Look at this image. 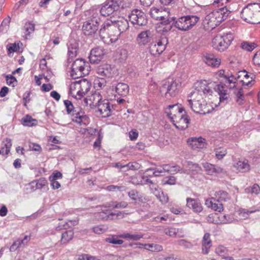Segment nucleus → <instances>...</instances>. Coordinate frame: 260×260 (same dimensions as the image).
I'll return each mask as SVG.
<instances>
[{"label":"nucleus","mask_w":260,"mask_h":260,"mask_svg":"<svg viewBox=\"0 0 260 260\" xmlns=\"http://www.w3.org/2000/svg\"><path fill=\"white\" fill-rule=\"evenodd\" d=\"M219 95H212L213 91L206 80L198 83L196 89L191 93L188 105L195 113L206 114L212 112L219 106L220 103L227 101L229 94L222 84H218L214 87Z\"/></svg>","instance_id":"1"},{"label":"nucleus","mask_w":260,"mask_h":260,"mask_svg":"<svg viewBox=\"0 0 260 260\" xmlns=\"http://www.w3.org/2000/svg\"><path fill=\"white\" fill-rule=\"evenodd\" d=\"M230 13V11L228 9L227 5L213 11L207 14L203 20L204 28L207 30L213 29L225 20Z\"/></svg>","instance_id":"2"},{"label":"nucleus","mask_w":260,"mask_h":260,"mask_svg":"<svg viewBox=\"0 0 260 260\" xmlns=\"http://www.w3.org/2000/svg\"><path fill=\"white\" fill-rule=\"evenodd\" d=\"M99 35L101 39L107 44H110L116 42L120 36V32L116 29V25L112 22L105 21L99 30Z\"/></svg>","instance_id":"3"},{"label":"nucleus","mask_w":260,"mask_h":260,"mask_svg":"<svg viewBox=\"0 0 260 260\" xmlns=\"http://www.w3.org/2000/svg\"><path fill=\"white\" fill-rule=\"evenodd\" d=\"M241 17L250 23H260V3L248 4L242 10Z\"/></svg>","instance_id":"4"},{"label":"nucleus","mask_w":260,"mask_h":260,"mask_svg":"<svg viewBox=\"0 0 260 260\" xmlns=\"http://www.w3.org/2000/svg\"><path fill=\"white\" fill-rule=\"evenodd\" d=\"M64 104L67 112L69 114L73 112V113L72 114V120L74 122H76L80 125H86L89 123V118L85 114L84 111L82 110H80L78 112H76V110L74 111L73 104L69 100L64 101Z\"/></svg>","instance_id":"5"},{"label":"nucleus","mask_w":260,"mask_h":260,"mask_svg":"<svg viewBox=\"0 0 260 260\" xmlns=\"http://www.w3.org/2000/svg\"><path fill=\"white\" fill-rule=\"evenodd\" d=\"M233 39L234 37L231 33L217 35L212 40V46L216 50L223 52L228 48Z\"/></svg>","instance_id":"6"},{"label":"nucleus","mask_w":260,"mask_h":260,"mask_svg":"<svg viewBox=\"0 0 260 260\" xmlns=\"http://www.w3.org/2000/svg\"><path fill=\"white\" fill-rule=\"evenodd\" d=\"M89 66L88 62L82 59H77L73 63L71 76L76 79L88 74Z\"/></svg>","instance_id":"7"},{"label":"nucleus","mask_w":260,"mask_h":260,"mask_svg":"<svg viewBox=\"0 0 260 260\" xmlns=\"http://www.w3.org/2000/svg\"><path fill=\"white\" fill-rule=\"evenodd\" d=\"M199 20L196 16H186L179 18L175 22V26L181 30H187L191 28Z\"/></svg>","instance_id":"8"},{"label":"nucleus","mask_w":260,"mask_h":260,"mask_svg":"<svg viewBox=\"0 0 260 260\" xmlns=\"http://www.w3.org/2000/svg\"><path fill=\"white\" fill-rule=\"evenodd\" d=\"M96 73L99 75L105 78H113L118 75L117 68L108 63L102 64L98 66Z\"/></svg>","instance_id":"9"},{"label":"nucleus","mask_w":260,"mask_h":260,"mask_svg":"<svg viewBox=\"0 0 260 260\" xmlns=\"http://www.w3.org/2000/svg\"><path fill=\"white\" fill-rule=\"evenodd\" d=\"M163 12L162 9H159L155 7H152L150 11V14L152 17L156 20L161 21L160 24L162 25L169 24L172 20H174V17L169 16V12H167V15H161Z\"/></svg>","instance_id":"10"},{"label":"nucleus","mask_w":260,"mask_h":260,"mask_svg":"<svg viewBox=\"0 0 260 260\" xmlns=\"http://www.w3.org/2000/svg\"><path fill=\"white\" fill-rule=\"evenodd\" d=\"M99 22L96 19H91L84 22L82 30L87 36L94 35L99 28Z\"/></svg>","instance_id":"11"},{"label":"nucleus","mask_w":260,"mask_h":260,"mask_svg":"<svg viewBox=\"0 0 260 260\" xmlns=\"http://www.w3.org/2000/svg\"><path fill=\"white\" fill-rule=\"evenodd\" d=\"M129 19L133 24L139 25H145L147 22V19L144 13L138 9L132 11L129 15Z\"/></svg>","instance_id":"12"},{"label":"nucleus","mask_w":260,"mask_h":260,"mask_svg":"<svg viewBox=\"0 0 260 260\" xmlns=\"http://www.w3.org/2000/svg\"><path fill=\"white\" fill-rule=\"evenodd\" d=\"M166 113L173 122L175 120L178 119L185 113V110L178 104L170 105L166 109Z\"/></svg>","instance_id":"13"},{"label":"nucleus","mask_w":260,"mask_h":260,"mask_svg":"<svg viewBox=\"0 0 260 260\" xmlns=\"http://www.w3.org/2000/svg\"><path fill=\"white\" fill-rule=\"evenodd\" d=\"M202 59L207 66L214 69L218 68L221 63V58L217 57L211 53H204L202 56Z\"/></svg>","instance_id":"14"},{"label":"nucleus","mask_w":260,"mask_h":260,"mask_svg":"<svg viewBox=\"0 0 260 260\" xmlns=\"http://www.w3.org/2000/svg\"><path fill=\"white\" fill-rule=\"evenodd\" d=\"M166 46L165 39L160 38L156 41L151 43L149 47V52L153 56H159L166 49Z\"/></svg>","instance_id":"15"},{"label":"nucleus","mask_w":260,"mask_h":260,"mask_svg":"<svg viewBox=\"0 0 260 260\" xmlns=\"http://www.w3.org/2000/svg\"><path fill=\"white\" fill-rule=\"evenodd\" d=\"M106 54V51L102 46H98L93 48L89 57L91 63H98L100 62Z\"/></svg>","instance_id":"16"},{"label":"nucleus","mask_w":260,"mask_h":260,"mask_svg":"<svg viewBox=\"0 0 260 260\" xmlns=\"http://www.w3.org/2000/svg\"><path fill=\"white\" fill-rule=\"evenodd\" d=\"M103 100L102 96L99 92L94 93L86 96L84 100L86 106H89L91 108L96 107Z\"/></svg>","instance_id":"17"},{"label":"nucleus","mask_w":260,"mask_h":260,"mask_svg":"<svg viewBox=\"0 0 260 260\" xmlns=\"http://www.w3.org/2000/svg\"><path fill=\"white\" fill-rule=\"evenodd\" d=\"M96 107H98V112L102 117H108L111 115V108L110 102L108 100H102Z\"/></svg>","instance_id":"18"},{"label":"nucleus","mask_w":260,"mask_h":260,"mask_svg":"<svg viewBox=\"0 0 260 260\" xmlns=\"http://www.w3.org/2000/svg\"><path fill=\"white\" fill-rule=\"evenodd\" d=\"M187 143L192 149L194 150L206 148L207 145L206 140L201 137L190 138L188 139Z\"/></svg>","instance_id":"19"},{"label":"nucleus","mask_w":260,"mask_h":260,"mask_svg":"<svg viewBox=\"0 0 260 260\" xmlns=\"http://www.w3.org/2000/svg\"><path fill=\"white\" fill-rule=\"evenodd\" d=\"M152 37V34L150 30L142 31L138 34L137 42L139 46H144L150 42Z\"/></svg>","instance_id":"20"},{"label":"nucleus","mask_w":260,"mask_h":260,"mask_svg":"<svg viewBox=\"0 0 260 260\" xmlns=\"http://www.w3.org/2000/svg\"><path fill=\"white\" fill-rule=\"evenodd\" d=\"M205 204L208 208H210L215 211L221 212L223 211L224 207L223 204L221 202H218L214 197L206 199Z\"/></svg>","instance_id":"21"},{"label":"nucleus","mask_w":260,"mask_h":260,"mask_svg":"<svg viewBox=\"0 0 260 260\" xmlns=\"http://www.w3.org/2000/svg\"><path fill=\"white\" fill-rule=\"evenodd\" d=\"M112 24L116 25V29L121 33L126 31L129 28L127 20L123 17H119L117 20L110 21Z\"/></svg>","instance_id":"22"},{"label":"nucleus","mask_w":260,"mask_h":260,"mask_svg":"<svg viewBox=\"0 0 260 260\" xmlns=\"http://www.w3.org/2000/svg\"><path fill=\"white\" fill-rule=\"evenodd\" d=\"M233 167L239 172L245 173L250 169V166L248 160L246 159H241L235 161L233 164Z\"/></svg>","instance_id":"23"},{"label":"nucleus","mask_w":260,"mask_h":260,"mask_svg":"<svg viewBox=\"0 0 260 260\" xmlns=\"http://www.w3.org/2000/svg\"><path fill=\"white\" fill-rule=\"evenodd\" d=\"M187 206L194 212L200 213L203 210V206L199 199L188 198L186 199Z\"/></svg>","instance_id":"24"},{"label":"nucleus","mask_w":260,"mask_h":260,"mask_svg":"<svg viewBox=\"0 0 260 260\" xmlns=\"http://www.w3.org/2000/svg\"><path fill=\"white\" fill-rule=\"evenodd\" d=\"M117 11L110 0L106 1L100 9V13L103 16H109Z\"/></svg>","instance_id":"25"},{"label":"nucleus","mask_w":260,"mask_h":260,"mask_svg":"<svg viewBox=\"0 0 260 260\" xmlns=\"http://www.w3.org/2000/svg\"><path fill=\"white\" fill-rule=\"evenodd\" d=\"M189 121L190 119L185 113L182 115V116L175 120L173 123L177 128L183 130L188 127Z\"/></svg>","instance_id":"26"},{"label":"nucleus","mask_w":260,"mask_h":260,"mask_svg":"<svg viewBox=\"0 0 260 260\" xmlns=\"http://www.w3.org/2000/svg\"><path fill=\"white\" fill-rule=\"evenodd\" d=\"M205 171L208 175H216L223 172V169L219 167L215 166L208 162H205L203 165Z\"/></svg>","instance_id":"27"},{"label":"nucleus","mask_w":260,"mask_h":260,"mask_svg":"<svg viewBox=\"0 0 260 260\" xmlns=\"http://www.w3.org/2000/svg\"><path fill=\"white\" fill-rule=\"evenodd\" d=\"M30 237L31 235L29 236L26 235L24 236L23 239L20 240L19 239L14 241L9 248L10 251L14 252L22 245L27 244L30 240Z\"/></svg>","instance_id":"28"},{"label":"nucleus","mask_w":260,"mask_h":260,"mask_svg":"<svg viewBox=\"0 0 260 260\" xmlns=\"http://www.w3.org/2000/svg\"><path fill=\"white\" fill-rule=\"evenodd\" d=\"M79 81L72 83L70 86V93L76 99L82 98L81 91Z\"/></svg>","instance_id":"29"},{"label":"nucleus","mask_w":260,"mask_h":260,"mask_svg":"<svg viewBox=\"0 0 260 260\" xmlns=\"http://www.w3.org/2000/svg\"><path fill=\"white\" fill-rule=\"evenodd\" d=\"M202 252L204 254H208L209 250L212 246V241L210 238V234L209 233H205L203 236L202 242Z\"/></svg>","instance_id":"30"},{"label":"nucleus","mask_w":260,"mask_h":260,"mask_svg":"<svg viewBox=\"0 0 260 260\" xmlns=\"http://www.w3.org/2000/svg\"><path fill=\"white\" fill-rule=\"evenodd\" d=\"M165 233L170 237H183L184 235L182 229L175 228H168L165 229Z\"/></svg>","instance_id":"31"},{"label":"nucleus","mask_w":260,"mask_h":260,"mask_svg":"<svg viewBox=\"0 0 260 260\" xmlns=\"http://www.w3.org/2000/svg\"><path fill=\"white\" fill-rule=\"evenodd\" d=\"M115 91L119 95L126 96L129 92V86L127 84L118 83L115 87Z\"/></svg>","instance_id":"32"},{"label":"nucleus","mask_w":260,"mask_h":260,"mask_svg":"<svg viewBox=\"0 0 260 260\" xmlns=\"http://www.w3.org/2000/svg\"><path fill=\"white\" fill-rule=\"evenodd\" d=\"M235 99L239 105H242L245 102V96L242 88H236L234 91Z\"/></svg>","instance_id":"33"},{"label":"nucleus","mask_w":260,"mask_h":260,"mask_svg":"<svg viewBox=\"0 0 260 260\" xmlns=\"http://www.w3.org/2000/svg\"><path fill=\"white\" fill-rule=\"evenodd\" d=\"M81 91L82 98H83L90 89L91 83L87 79H84L79 81Z\"/></svg>","instance_id":"34"},{"label":"nucleus","mask_w":260,"mask_h":260,"mask_svg":"<svg viewBox=\"0 0 260 260\" xmlns=\"http://www.w3.org/2000/svg\"><path fill=\"white\" fill-rule=\"evenodd\" d=\"M163 169L166 172L175 174L182 171L181 167L177 165L166 164L163 166Z\"/></svg>","instance_id":"35"},{"label":"nucleus","mask_w":260,"mask_h":260,"mask_svg":"<svg viewBox=\"0 0 260 260\" xmlns=\"http://www.w3.org/2000/svg\"><path fill=\"white\" fill-rule=\"evenodd\" d=\"M214 198H215L218 202H226L231 198L229 194L226 191L223 190L216 191Z\"/></svg>","instance_id":"36"},{"label":"nucleus","mask_w":260,"mask_h":260,"mask_svg":"<svg viewBox=\"0 0 260 260\" xmlns=\"http://www.w3.org/2000/svg\"><path fill=\"white\" fill-rule=\"evenodd\" d=\"M12 140L9 138H6L3 140L1 145V150L3 154L7 155L10 152L12 147Z\"/></svg>","instance_id":"37"},{"label":"nucleus","mask_w":260,"mask_h":260,"mask_svg":"<svg viewBox=\"0 0 260 260\" xmlns=\"http://www.w3.org/2000/svg\"><path fill=\"white\" fill-rule=\"evenodd\" d=\"M37 119H34L29 115H26L21 119V123L26 126H33L37 124Z\"/></svg>","instance_id":"38"},{"label":"nucleus","mask_w":260,"mask_h":260,"mask_svg":"<svg viewBox=\"0 0 260 260\" xmlns=\"http://www.w3.org/2000/svg\"><path fill=\"white\" fill-rule=\"evenodd\" d=\"M155 197L159 200L162 204H166L169 201V197L167 194L161 190L155 188V190L153 192Z\"/></svg>","instance_id":"39"},{"label":"nucleus","mask_w":260,"mask_h":260,"mask_svg":"<svg viewBox=\"0 0 260 260\" xmlns=\"http://www.w3.org/2000/svg\"><path fill=\"white\" fill-rule=\"evenodd\" d=\"M113 4L114 8L116 11H118L119 8H126L129 5L128 0H110Z\"/></svg>","instance_id":"40"},{"label":"nucleus","mask_w":260,"mask_h":260,"mask_svg":"<svg viewBox=\"0 0 260 260\" xmlns=\"http://www.w3.org/2000/svg\"><path fill=\"white\" fill-rule=\"evenodd\" d=\"M127 203L126 202L122 201L120 202L116 201H111L106 204V207L111 208L112 209L116 208H125L127 206Z\"/></svg>","instance_id":"41"},{"label":"nucleus","mask_w":260,"mask_h":260,"mask_svg":"<svg viewBox=\"0 0 260 260\" xmlns=\"http://www.w3.org/2000/svg\"><path fill=\"white\" fill-rule=\"evenodd\" d=\"M107 84V81L104 78L96 77L93 82L94 88L96 90L103 89Z\"/></svg>","instance_id":"42"},{"label":"nucleus","mask_w":260,"mask_h":260,"mask_svg":"<svg viewBox=\"0 0 260 260\" xmlns=\"http://www.w3.org/2000/svg\"><path fill=\"white\" fill-rule=\"evenodd\" d=\"M73 237L74 232L73 230L67 231L62 234L60 242L62 244H66L70 241Z\"/></svg>","instance_id":"43"},{"label":"nucleus","mask_w":260,"mask_h":260,"mask_svg":"<svg viewBox=\"0 0 260 260\" xmlns=\"http://www.w3.org/2000/svg\"><path fill=\"white\" fill-rule=\"evenodd\" d=\"M258 210H247L244 208H240L237 211V213L240 218L245 219H247L249 215L251 213H253Z\"/></svg>","instance_id":"44"},{"label":"nucleus","mask_w":260,"mask_h":260,"mask_svg":"<svg viewBox=\"0 0 260 260\" xmlns=\"http://www.w3.org/2000/svg\"><path fill=\"white\" fill-rule=\"evenodd\" d=\"M78 50V45L76 43L70 44L68 47V55L69 58L72 59L75 58L77 54Z\"/></svg>","instance_id":"45"},{"label":"nucleus","mask_w":260,"mask_h":260,"mask_svg":"<svg viewBox=\"0 0 260 260\" xmlns=\"http://www.w3.org/2000/svg\"><path fill=\"white\" fill-rule=\"evenodd\" d=\"M119 237L128 239L132 240H139L143 237L142 234H131L129 233H124L118 236Z\"/></svg>","instance_id":"46"},{"label":"nucleus","mask_w":260,"mask_h":260,"mask_svg":"<svg viewBox=\"0 0 260 260\" xmlns=\"http://www.w3.org/2000/svg\"><path fill=\"white\" fill-rule=\"evenodd\" d=\"M144 247L145 249L152 252H159L163 249L161 245L155 244H144Z\"/></svg>","instance_id":"47"},{"label":"nucleus","mask_w":260,"mask_h":260,"mask_svg":"<svg viewBox=\"0 0 260 260\" xmlns=\"http://www.w3.org/2000/svg\"><path fill=\"white\" fill-rule=\"evenodd\" d=\"M215 156L218 159H222L227 154L226 148L223 147L216 148L214 150Z\"/></svg>","instance_id":"48"},{"label":"nucleus","mask_w":260,"mask_h":260,"mask_svg":"<svg viewBox=\"0 0 260 260\" xmlns=\"http://www.w3.org/2000/svg\"><path fill=\"white\" fill-rule=\"evenodd\" d=\"M177 84L172 81L167 87L166 95L169 94L170 96H174L177 93Z\"/></svg>","instance_id":"49"},{"label":"nucleus","mask_w":260,"mask_h":260,"mask_svg":"<svg viewBox=\"0 0 260 260\" xmlns=\"http://www.w3.org/2000/svg\"><path fill=\"white\" fill-rule=\"evenodd\" d=\"M241 47L244 50L251 51L257 47V45L255 43L244 42L241 43Z\"/></svg>","instance_id":"50"},{"label":"nucleus","mask_w":260,"mask_h":260,"mask_svg":"<svg viewBox=\"0 0 260 260\" xmlns=\"http://www.w3.org/2000/svg\"><path fill=\"white\" fill-rule=\"evenodd\" d=\"M6 80L7 85L13 87L16 86L17 84V80L12 75H7L6 76Z\"/></svg>","instance_id":"51"},{"label":"nucleus","mask_w":260,"mask_h":260,"mask_svg":"<svg viewBox=\"0 0 260 260\" xmlns=\"http://www.w3.org/2000/svg\"><path fill=\"white\" fill-rule=\"evenodd\" d=\"M105 241L108 243L113 244L121 245L123 243V241L118 239L117 236L116 235H112L111 237L106 238Z\"/></svg>","instance_id":"52"},{"label":"nucleus","mask_w":260,"mask_h":260,"mask_svg":"<svg viewBox=\"0 0 260 260\" xmlns=\"http://www.w3.org/2000/svg\"><path fill=\"white\" fill-rule=\"evenodd\" d=\"M35 24L30 22L26 23L24 26V33L26 36H29L35 30Z\"/></svg>","instance_id":"53"},{"label":"nucleus","mask_w":260,"mask_h":260,"mask_svg":"<svg viewBox=\"0 0 260 260\" xmlns=\"http://www.w3.org/2000/svg\"><path fill=\"white\" fill-rule=\"evenodd\" d=\"M227 249L223 246H218L215 249L216 253L223 258L227 254Z\"/></svg>","instance_id":"54"},{"label":"nucleus","mask_w":260,"mask_h":260,"mask_svg":"<svg viewBox=\"0 0 260 260\" xmlns=\"http://www.w3.org/2000/svg\"><path fill=\"white\" fill-rule=\"evenodd\" d=\"M214 217H216L217 219H214V221L216 223H221V224H225L229 222V220L226 219V215H221L218 216V214H215L214 215Z\"/></svg>","instance_id":"55"},{"label":"nucleus","mask_w":260,"mask_h":260,"mask_svg":"<svg viewBox=\"0 0 260 260\" xmlns=\"http://www.w3.org/2000/svg\"><path fill=\"white\" fill-rule=\"evenodd\" d=\"M245 190L247 192L258 194L260 192V187L257 184H254L251 187L247 188Z\"/></svg>","instance_id":"56"},{"label":"nucleus","mask_w":260,"mask_h":260,"mask_svg":"<svg viewBox=\"0 0 260 260\" xmlns=\"http://www.w3.org/2000/svg\"><path fill=\"white\" fill-rule=\"evenodd\" d=\"M107 229L104 225H99L93 228V232L97 234H102L106 231Z\"/></svg>","instance_id":"57"},{"label":"nucleus","mask_w":260,"mask_h":260,"mask_svg":"<svg viewBox=\"0 0 260 260\" xmlns=\"http://www.w3.org/2000/svg\"><path fill=\"white\" fill-rule=\"evenodd\" d=\"M47 184V181L44 178H41L37 180L36 187L38 189H41Z\"/></svg>","instance_id":"58"},{"label":"nucleus","mask_w":260,"mask_h":260,"mask_svg":"<svg viewBox=\"0 0 260 260\" xmlns=\"http://www.w3.org/2000/svg\"><path fill=\"white\" fill-rule=\"evenodd\" d=\"M163 184L174 185L176 183V178L174 176H170L162 180Z\"/></svg>","instance_id":"59"},{"label":"nucleus","mask_w":260,"mask_h":260,"mask_svg":"<svg viewBox=\"0 0 260 260\" xmlns=\"http://www.w3.org/2000/svg\"><path fill=\"white\" fill-rule=\"evenodd\" d=\"M79 260H98L96 258L93 256H90L86 254L80 255L78 257Z\"/></svg>","instance_id":"60"},{"label":"nucleus","mask_w":260,"mask_h":260,"mask_svg":"<svg viewBox=\"0 0 260 260\" xmlns=\"http://www.w3.org/2000/svg\"><path fill=\"white\" fill-rule=\"evenodd\" d=\"M252 61L255 65H260V51L256 52L253 57Z\"/></svg>","instance_id":"61"},{"label":"nucleus","mask_w":260,"mask_h":260,"mask_svg":"<svg viewBox=\"0 0 260 260\" xmlns=\"http://www.w3.org/2000/svg\"><path fill=\"white\" fill-rule=\"evenodd\" d=\"M140 165L136 162H129L126 165V167L131 170H138L140 168Z\"/></svg>","instance_id":"62"},{"label":"nucleus","mask_w":260,"mask_h":260,"mask_svg":"<svg viewBox=\"0 0 260 260\" xmlns=\"http://www.w3.org/2000/svg\"><path fill=\"white\" fill-rule=\"evenodd\" d=\"M30 149L35 151L40 152L42 151L41 146L37 143H32L29 145Z\"/></svg>","instance_id":"63"},{"label":"nucleus","mask_w":260,"mask_h":260,"mask_svg":"<svg viewBox=\"0 0 260 260\" xmlns=\"http://www.w3.org/2000/svg\"><path fill=\"white\" fill-rule=\"evenodd\" d=\"M138 133L136 129L132 130L129 132V137L131 140H136L138 137Z\"/></svg>","instance_id":"64"}]
</instances>
